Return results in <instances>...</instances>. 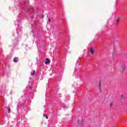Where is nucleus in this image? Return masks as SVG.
<instances>
[{
	"label": "nucleus",
	"mask_w": 127,
	"mask_h": 127,
	"mask_svg": "<svg viewBox=\"0 0 127 127\" xmlns=\"http://www.w3.org/2000/svg\"><path fill=\"white\" fill-rule=\"evenodd\" d=\"M94 52H95L94 49H93V48H91L90 49V53H91L92 55H94Z\"/></svg>",
	"instance_id": "obj_2"
},
{
	"label": "nucleus",
	"mask_w": 127,
	"mask_h": 127,
	"mask_svg": "<svg viewBox=\"0 0 127 127\" xmlns=\"http://www.w3.org/2000/svg\"><path fill=\"white\" fill-rule=\"evenodd\" d=\"M123 70H125V69H126V66H124L123 67Z\"/></svg>",
	"instance_id": "obj_11"
},
{
	"label": "nucleus",
	"mask_w": 127,
	"mask_h": 127,
	"mask_svg": "<svg viewBox=\"0 0 127 127\" xmlns=\"http://www.w3.org/2000/svg\"><path fill=\"white\" fill-rule=\"evenodd\" d=\"M120 17H118L117 18V21H116L117 24H119V22H120Z\"/></svg>",
	"instance_id": "obj_3"
},
{
	"label": "nucleus",
	"mask_w": 127,
	"mask_h": 127,
	"mask_svg": "<svg viewBox=\"0 0 127 127\" xmlns=\"http://www.w3.org/2000/svg\"><path fill=\"white\" fill-rule=\"evenodd\" d=\"M8 112L9 114L10 113V109L8 108Z\"/></svg>",
	"instance_id": "obj_10"
},
{
	"label": "nucleus",
	"mask_w": 127,
	"mask_h": 127,
	"mask_svg": "<svg viewBox=\"0 0 127 127\" xmlns=\"http://www.w3.org/2000/svg\"><path fill=\"white\" fill-rule=\"evenodd\" d=\"M50 21H51V19H50V18H49V22H50Z\"/></svg>",
	"instance_id": "obj_12"
},
{
	"label": "nucleus",
	"mask_w": 127,
	"mask_h": 127,
	"mask_svg": "<svg viewBox=\"0 0 127 127\" xmlns=\"http://www.w3.org/2000/svg\"><path fill=\"white\" fill-rule=\"evenodd\" d=\"M98 87L99 90L101 91V90H102V83L101 82V81H99Z\"/></svg>",
	"instance_id": "obj_1"
},
{
	"label": "nucleus",
	"mask_w": 127,
	"mask_h": 127,
	"mask_svg": "<svg viewBox=\"0 0 127 127\" xmlns=\"http://www.w3.org/2000/svg\"><path fill=\"white\" fill-rule=\"evenodd\" d=\"M123 97H124V95L121 96V98H123Z\"/></svg>",
	"instance_id": "obj_13"
},
{
	"label": "nucleus",
	"mask_w": 127,
	"mask_h": 127,
	"mask_svg": "<svg viewBox=\"0 0 127 127\" xmlns=\"http://www.w3.org/2000/svg\"><path fill=\"white\" fill-rule=\"evenodd\" d=\"M44 117H45L46 118V119H48V116H47V115L44 114Z\"/></svg>",
	"instance_id": "obj_7"
},
{
	"label": "nucleus",
	"mask_w": 127,
	"mask_h": 127,
	"mask_svg": "<svg viewBox=\"0 0 127 127\" xmlns=\"http://www.w3.org/2000/svg\"><path fill=\"white\" fill-rule=\"evenodd\" d=\"M78 124H83V122H82V121H80V122L78 121Z\"/></svg>",
	"instance_id": "obj_8"
},
{
	"label": "nucleus",
	"mask_w": 127,
	"mask_h": 127,
	"mask_svg": "<svg viewBox=\"0 0 127 127\" xmlns=\"http://www.w3.org/2000/svg\"><path fill=\"white\" fill-rule=\"evenodd\" d=\"M35 71L34 70L33 73H31V76H33V75H35Z\"/></svg>",
	"instance_id": "obj_6"
},
{
	"label": "nucleus",
	"mask_w": 127,
	"mask_h": 127,
	"mask_svg": "<svg viewBox=\"0 0 127 127\" xmlns=\"http://www.w3.org/2000/svg\"><path fill=\"white\" fill-rule=\"evenodd\" d=\"M49 62H50V61H49L48 59H46L45 64H48Z\"/></svg>",
	"instance_id": "obj_5"
},
{
	"label": "nucleus",
	"mask_w": 127,
	"mask_h": 127,
	"mask_svg": "<svg viewBox=\"0 0 127 127\" xmlns=\"http://www.w3.org/2000/svg\"><path fill=\"white\" fill-rule=\"evenodd\" d=\"M113 103L111 102L110 105V107H113Z\"/></svg>",
	"instance_id": "obj_9"
},
{
	"label": "nucleus",
	"mask_w": 127,
	"mask_h": 127,
	"mask_svg": "<svg viewBox=\"0 0 127 127\" xmlns=\"http://www.w3.org/2000/svg\"><path fill=\"white\" fill-rule=\"evenodd\" d=\"M18 61V58H15L14 59V60H13V62H15V63H16Z\"/></svg>",
	"instance_id": "obj_4"
}]
</instances>
